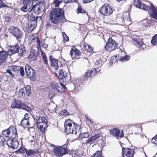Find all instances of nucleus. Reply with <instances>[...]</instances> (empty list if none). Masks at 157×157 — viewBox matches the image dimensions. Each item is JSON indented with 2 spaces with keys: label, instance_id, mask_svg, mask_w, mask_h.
<instances>
[{
  "label": "nucleus",
  "instance_id": "1",
  "mask_svg": "<svg viewBox=\"0 0 157 157\" xmlns=\"http://www.w3.org/2000/svg\"><path fill=\"white\" fill-rule=\"evenodd\" d=\"M63 1V0H54L52 3L55 8L51 11L49 17L51 22L54 24L58 25L62 24L64 22V20L65 19L64 10L58 8Z\"/></svg>",
  "mask_w": 157,
  "mask_h": 157
},
{
  "label": "nucleus",
  "instance_id": "2",
  "mask_svg": "<svg viewBox=\"0 0 157 157\" xmlns=\"http://www.w3.org/2000/svg\"><path fill=\"white\" fill-rule=\"evenodd\" d=\"M65 132L68 134L70 133L76 134L79 133L81 127L80 125L75 123L70 119L65 120L64 122Z\"/></svg>",
  "mask_w": 157,
  "mask_h": 157
},
{
  "label": "nucleus",
  "instance_id": "3",
  "mask_svg": "<svg viewBox=\"0 0 157 157\" xmlns=\"http://www.w3.org/2000/svg\"><path fill=\"white\" fill-rule=\"evenodd\" d=\"M69 143V141L67 140L66 144L62 146H56L53 144H51V146L54 147L53 152L55 155L57 156L62 157L64 155L68 154L69 150L67 147V144Z\"/></svg>",
  "mask_w": 157,
  "mask_h": 157
},
{
  "label": "nucleus",
  "instance_id": "4",
  "mask_svg": "<svg viewBox=\"0 0 157 157\" xmlns=\"http://www.w3.org/2000/svg\"><path fill=\"white\" fill-rule=\"evenodd\" d=\"M150 5H148L142 3L140 9L148 11L150 17L154 19H157V9L150 2H147Z\"/></svg>",
  "mask_w": 157,
  "mask_h": 157
},
{
  "label": "nucleus",
  "instance_id": "5",
  "mask_svg": "<svg viewBox=\"0 0 157 157\" xmlns=\"http://www.w3.org/2000/svg\"><path fill=\"white\" fill-rule=\"evenodd\" d=\"M36 40V47L37 49L41 53L43 63L46 67H49V65L48 63V59L45 52L42 51L41 48V46L40 45L41 42L39 40L38 37L37 36L36 37L33 38L32 40Z\"/></svg>",
  "mask_w": 157,
  "mask_h": 157
},
{
  "label": "nucleus",
  "instance_id": "6",
  "mask_svg": "<svg viewBox=\"0 0 157 157\" xmlns=\"http://www.w3.org/2000/svg\"><path fill=\"white\" fill-rule=\"evenodd\" d=\"M9 32L15 37L18 41L20 40L23 33L17 26L13 25L10 26L8 29Z\"/></svg>",
  "mask_w": 157,
  "mask_h": 157
},
{
  "label": "nucleus",
  "instance_id": "7",
  "mask_svg": "<svg viewBox=\"0 0 157 157\" xmlns=\"http://www.w3.org/2000/svg\"><path fill=\"white\" fill-rule=\"evenodd\" d=\"M98 12L103 16L109 17L113 13V11L109 4L105 3L99 8Z\"/></svg>",
  "mask_w": 157,
  "mask_h": 157
},
{
  "label": "nucleus",
  "instance_id": "8",
  "mask_svg": "<svg viewBox=\"0 0 157 157\" xmlns=\"http://www.w3.org/2000/svg\"><path fill=\"white\" fill-rule=\"evenodd\" d=\"M11 107L14 108L22 109L28 111L31 109V108L26 104L23 103L21 101L16 99H14L11 104Z\"/></svg>",
  "mask_w": 157,
  "mask_h": 157
},
{
  "label": "nucleus",
  "instance_id": "9",
  "mask_svg": "<svg viewBox=\"0 0 157 157\" xmlns=\"http://www.w3.org/2000/svg\"><path fill=\"white\" fill-rule=\"evenodd\" d=\"M118 45V44L115 40L111 37H109L106 43L105 48L106 50L111 52L116 49Z\"/></svg>",
  "mask_w": 157,
  "mask_h": 157
},
{
  "label": "nucleus",
  "instance_id": "10",
  "mask_svg": "<svg viewBox=\"0 0 157 157\" xmlns=\"http://www.w3.org/2000/svg\"><path fill=\"white\" fill-rule=\"evenodd\" d=\"M82 52L75 46H72L70 52V55L72 59H80Z\"/></svg>",
  "mask_w": 157,
  "mask_h": 157
},
{
  "label": "nucleus",
  "instance_id": "11",
  "mask_svg": "<svg viewBox=\"0 0 157 157\" xmlns=\"http://www.w3.org/2000/svg\"><path fill=\"white\" fill-rule=\"evenodd\" d=\"M122 157H133L135 154L134 149L130 147H122Z\"/></svg>",
  "mask_w": 157,
  "mask_h": 157
},
{
  "label": "nucleus",
  "instance_id": "12",
  "mask_svg": "<svg viewBox=\"0 0 157 157\" xmlns=\"http://www.w3.org/2000/svg\"><path fill=\"white\" fill-rule=\"evenodd\" d=\"M100 71V68L98 67L97 69L92 68L91 70H90L88 71L85 74L84 76L85 80H86L87 81L88 79H91L93 75L94 76L97 74H99Z\"/></svg>",
  "mask_w": 157,
  "mask_h": 157
},
{
  "label": "nucleus",
  "instance_id": "13",
  "mask_svg": "<svg viewBox=\"0 0 157 157\" xmlns=\"http://www.w3.org/2000/svg\"><path fill=\"white\" fill-rule=\"evenodd\" d=\"M25 70L27 75L30 79L34 80L36 76V72L31 66L29 64H26L25 66Z\"/></svg>",
  "mask_w": 157,
  "mask_h": 157
},
{
  "label": "nucleus",
  "instance_id": "14",
  "mask_svg": "<svg viewBox=\"0 0 157 157\" xmlns=\"http://www.w3.org/2000/svg\"><path fill=\"white\" fill-rule=\"evenodd\" d=\"M49 61L50 62V67L52 69L56 71L57 70L59 67L58 65L59 61L58 59H56L52 55L49 56Z\"/></svg>",
  "mask_w": 157,
  "mask_h": 157
},
{
  "label": "nucleus",
  "instance_id": "15",
  "mask_svg": "<svg viewBox=\"0 0 157 157\" xmlns=\"http://www.w3.org/2000/svg\"><path fill=\"white\" fill-rule=\"evenodd\" d=\"M44 5L42 3L36 4L33 6L30 11H32L33 10L34 13L36 14H39L42 13L44 10Z\"/></svg>",
  "mask_w": 157,
  "mask_h": 157
},
{
  "label": "nucleus",
  "instance_id": "16",
  "mask_svg": "<svg viewBox=\"0 0 157 157\" xmlns=\"http://www.w3.org/2000/svg\"><path fill=\"white\" fill-rule=\"evenodd\" d=\"M2 79L3 80V85L5 87L7 90L12 87L14 85V82L13 80L8 79L6 76H3L2 77Z\"/></svg>",
  "mask_w": 157,
  "mask_h": 157
},
{
  "label": "nucleus",
  "instance_id": "17",
  "mask_svg": "<svg viewBox=\"0 0 157 157\" xmlns=\"http://www.w3.org/2000/svg\"><path fill=\"white\" fill-rule=\"evenodd\" d=\"M110 134L115 137L118 138H122L124 136V134L123 131H121L120 132V130L117 128H115L109 130Z\"/></svg>",
  "mask_w": 157,
  "mask_h": 157
},
{
  "label": "nucleus",
  "instance_id": "18",
  "mask_svg": "<svg viewBox=\"0 0 157 157\" xmlns=\"http://www.w3.org/2000/svg\"><path fill=\"white\" fill-rule=\"evenodd\" d=\"M20 47L18 43H16L13 46H10V48L7 51V53L9 55L11 56L19 52Z\"/></svg>",
  "mask_w": 157,
  "mask_h": 157
},
{
  "label": "nucleus",
  "instance_id": "19",
  "mask_svg": "<svg viewBox=\"0 0 157 157\" xmlns=\"http://www.w3.org/2000/svg\"><path fill=\"white\" fill-rule=\"evenodd\" d=\"M59 78L63 82H67L69 80V75L63 69L59 70Z\"/></svg>",
  "mask_w": 157,
  "mask_h": 157
},
{
  "label": "nucleus",
  "instance_id": "20",
  "mask_svg": "<svg viewBox=\"0 0 157 157\" xmlns=\"http://www.w3.org/2000/svg\"><path fill=\"white\" fill-rule=\"evenodd\" d=\"M6 144L9 147L13 149L17 148L19 144L17 140L11 139V138H9L7 140Z\"/></svg>",
  "mask_w": 157,
  "mask_h": 157
},
{
  "label": "nucleus",
  "instance_id": "21",
  "mask_svg": "<svg viewBox=\"0 0 157 157\" xmlns=\"http://www.w3.org/2000/svg\"><path fill=\"white\" fill-rule=\"evenodd\" d=\"M33 3L32 0H28L26 4L24 3V5L21 8V10L24 12L29 11L32 7Z\"/></svg>",
  "mask_w": 157,
  "mask_h": 157
},
{
  "label": "nucleus",
  "instance_id": "22",
  "mask_svg": "<svg viewBox=\"0 0 157 157\" xmlns=\"http://www.w3.org/2000/svg\"><path fill=\"white\" fill-rule=\"evenodd\" d=\"M29 114L28 113L25 114L23 118L21 121V124L24 127H27L29 126Z\"/></svg>",
  "mask_w": 157,
  "mask_h": 157
},
{
  "label": "nucleus",
  "instance_id": "23",
  "mask_svg": "<svg viewBox=\"0 0 157 157\" xmlns=\"http://www.w3.org/2000/svg\"><path fill=\"white\" fill-rule=\"evenodd\" d=\"M8 55L9 54L7 52L6 53L4 50L0 51V65H2L5 62Z\"/></svg>",
  "mask_w": 157,
  "mask_h": 157
},
{
  "label": "nucleus",
  "instance_id": "24",
  "mask_svg": "<svg viewBox=\"0 0 157 157\" xmlns=\"http://www.w3.org/2000/svg\"><path fill=\"white\" fill-rule=\"evenodd\" d=\"M44 120H45L43 119L44 123L36 121V125L39 129H40V131L43 132L45 131V128H46L48 127L47 123H45Z\"/></svg>",
  "mask_w": 157,
  "mask_h": 157
},
{
  "label": "nucleus",
  "instance_id": "25",
  "mask_svg": "<svg viewBox=\"0 0 157 157\" xmlns=\"http://www.w3.org/2000/svg\"><path fill=\"white\" fill-rule=\"evenodd\" d=\"M38 57L37 52L34 50H31L30 54L28 56V59L31 62L36 60Z\"/></svg>",
  "mask_w": 157,
  "mask_h": 157
},
{
  "label": "nucleus",
  "instance_id": "26",
  "mask_svg": "<svg viewBox=\"0 0 157 157\" xmlns=\"http://www.w3.org/2000/svg\"><path fill=\"white\" fill-rule=\"evenodd\" d=\"M37 25V22L36 21H29L28 22L29 29L27 31L29 32H32L36 28Z\"/></svg>",
  "mask_w": 157,
  "mask_h": 157
},
{
  "label": "nucleus",
  "instance_id": "27",
  "mask_svg": "<svg viewBox=\"0 0 157 157\" xmlns=\"http://www.w3.org/2000/svg\"><path fill=\"white\" fill-rule=\"evenodd\" d=\"M26 153L28 156L36 155L40 153L39 150L36 149L34 150L31 149L26 150Z\"/></svg>",
  "mask_w": 157,
  "mask_h": 157
},
{
  "label": "nucleus",
  "instance_id": "28",
  "mask_svg": "<svg viewBox=\"0 0 157 157\" xmlns=\"http://www.w3.org/2000/svg\"><path fill=\"white\" fill-rule=\"evenodd\" d=\"M83 47L85 51L88 52L92 53L94 52L93 48L86 43L84 42V43Z\"/></svg>",
  "mask_w": 157,
  "mask_h": 157
},
{
  "label": "nucleus",
  "instance_id": "29",
  "mask_svg": "<svg viewBox=\"0 0 157 157\" xmlns=\"http://www.w3.org/2000/svg\"><path fill=\"white\" fill-rule=\"evenodd\" d=\"M133 44L137 47L140 48L142 46L143 42L140 41L138 38H133L132 39Z\"/></svg>",
  "mask_w": 157,
  "mask_h": 157
},
{
  "label": "nucleus",
  "instance_id": "30",
  "mask_svg": "<svg viewBox=\"0 0 157 157\" xmlns=\"http://www.w3.org/2000/svg\"><path fill=\"white\" fill-rule=\"evenodd\" d=\"M30 10L27 13L28 17L31 21H36L38 17H36L33 13L31 12Z\"/></svg>",
  "mask_w": 157,
  "mask_h": 157
},
{
  "label": "nucleus",
  "instance_id": "31",
  "mask_svg": "<svg viewBox=\"0 0 157 157\" xmlns=\"http://www.w3.org/2000/svg\"><path fill=\"white\" fill-rule=\"evenodd\" d=\"M92 157H105L103 155L102 149L101 151H97L92 156Z\"/></svg>",
  "mask_w": 157,
  "mask_h": 157
},
{
  "label": "nucleus",
  "instance_id": "32",
  "mask_svg": "<svg viewBox=\"0 0 157 157\" xmlns=\"http://www.w3.org/2000/svg\"><path fill=\"white\" fill-rule=\"evenodd\" d=\"M20 52H18L19 56L20 57L23 56L25 52L26 49L25 48L24 46H21L20 48Z\"/></svg>",
  "mask_w": 157,
  "mask_h": 157
},
{
  "label": "nucleus",
  "instance_id": "33",
  "mask_svg": "<svg viewBox=\"0 0 157 157\" xmlns=\"http://www.w3.org/2000/svg\"><path fill=\"white\" fill-rule=\"evenodd\" d=\"M10 133V131L8 129L2 131V134L3 137L9 138V135Z\"/></svg>",
  "mask_w": 157,
  "mask_h": 157
},
{
  "label": "nucleus",
  "instance_id": "34",
  "mask_svg": "<svg viewBox=\"0 0 157 157\" xmlns=\"http://www.w3.org/2000/svg\"><path fill=\"white\" fill-rule=\"evenodd\" d=\"M118 57L117 55L112 56L110 58L109 63L111 64L116 63L118 61Z\"/></svg>",
  "mask_w": 157,
  "mask_h": 157
},
{
  "label": "nucleus",
  "instance_id": "35",
  "mask_svg": "<svg viewBox=\"0 0 157 157\" xmlns=\"http://www.w3.org/2000/svg\"><path fill=\"white\" fill-rule=\"evenodd\" d=\"M50 86L52 89H55L57 90L59 92H60V90L58 89L59 87V86L58 85L57 83L55 82H52L50 84Z\"/></svg>",
  "mask_w": 157,
  "mask_h": 157
},
{
  "label": "nucleus",
  "instance_id": "36",
  "mask_svg": "<svg viewBox=\"0 0 157 157\" xmlns=\"http://www.w3.org/2000/svg\"><path fill=\"white\" fill-rule=\"evenodd\" d=\"M130 56L127 55L126 53L125 55H124V56H122V57H120L119 60L122 62H124L129 60L130 59Z\"/></svg>",
  "mask_w": 157,
  "mask_h": 157
},
{
  "label": "nucleus",
  "instance_id": "37",
  "mask_svg": "<svg viewBox=\"0 0 157 157\" xmlns=\"http://www.w3.org/2000/svg\"><path fill=\"white\" fill-rule=\"evenodd\" d=\"M89 136L88 132L81 133L80 132L79 136V138L81 139L88 138Z\"/></svg>",
  "mask_w": 157,
  "mask_h": 157
},
{
  "label": "nucleus",
  "instance_id": "38",
  "mask_svg": "<svg viewBox=\"0 0 157 157\" xmlns=\"http://www.w3.org/2000/svg\"><path fill=\"white\" fill-rule=\"evenodd\" d=\"M142 3L139 0H134V5L136 7L141 8Z\"/></svg>",
  "mask_w": 157,
  "mask_h": 157
},
{
  "label": "nucleus",
  "instance_id": "39",
  "mask_svg": "<svg viewBox=\"0 0 157 157\" xmlns=\"http://www.w3.org/2000/svg\"><path fill=\"white\" fill-rule=\"evenodd\" d=\"M36 121H39L41 123H44V121H42V120H43V119H44V120H44V121H45V123H46L48 124V121L46 119V118L45 117H43V116L41 117L38 116V117H36Z\"/></svg>",
  "mask_w": 157,
  "mask_h": 157
},
{
  "label": "nucleus",
  "instance_id": "40",
  "mask_svg": "<svg viewBox=\"0 0 157 157\" xmlns=\"http://www.w3.org/2000/svg\"><path fill=\"white\" fill-rule=\"evenodd\" d=\"M151 43L153 45L157 44V35L155 34L153 36L151 41Z\"/></svg>",
  "mask_w": 157,
  "mask_h": 157
},
{
  "label": "nucleus",
  "instance_id": "41",
  "mask_svg": "<svg viewBox=\"0 0 157 157\" xmlns=\"http://www.w3.org/2000/svg\"><path fill=\"white\" fill-rule=\"evenodd\" d=\"M26 93L27 96H30L31 94V87L29 85H27L25 88Z\"/></svg>",
  "mask_w": 157,
  "mask_h": 157
},
{
  "label": "nucleus",
  "instance_id": "42",
  "mask_svg": "<svg viewBox=\"0 0 157 157\" xmlns=\"http://www.w3.org/2000/svg\"><path fill=\"white\" fill-rule=\"evenodd\" d=\"M15 131V132L12 133L11 136H10L9 138H11V139L17 140L18 136L17 131L16 132Z\"/></svg>",
  "mask_w": 157,
  "mask_h": 157
},
{
  "label": "nucleus",
  "instance_id": "43",
  "mask_svg": "<svg viewBox=\"0 0 157 157\" xmlns=\"http://www.w3.org/2000/svg\"><path fill=\"white\" fill-rule=\"evenodd\" d=\"M77 12L78 13H86V11L82 10L81 6L80 5H78L77 9Z\"/></svg>",
  "mask_w": 157,
  "mask_h": 157
},
{
  "label": "nucleus",
  "instance_id": "44",
  "mask_svg": "<svg viewBox=\"0 0 157 157\" xmlns=\"http://www.w3.org/2000/svg\"><path fill=\"white\" fill-rule=\"evenodd\" d=\"M126 52L125 51H122L121 49H120L119 51L118 52V54H117V56L118 58L119 57H122L123 56H124V55H125Z\"/></svg>",
  "mask_w": 157,
  "mask_h": 157
},
{
  "label": "nucleus",
  "instance_id": "45",
  "mask_svg": "<svg viewBox=\"0 0 157 157\" xmlns=\"http://www.w3.org/2000/svg\"><path fill=\"white\" fill-rule=\"evenodd\" d=\"M26 150L27 149L23 147H21L16 151L19 153L23 154L26 152Z\"/></svg>",
  "mask_w": 157,
  "mask_h": 157
},
{
  "label": "nucleus",
  "instance_id": "46",
  "mask_svg": "<svg viewBox=\"0 0 157 157\" xmlns=\"http://www.w3.org/2000/svg\"><path fill=\"white\" fill-rule=\"evenodd\" d=\"M151 141L152 144L157 145V134L151 139Z\"/></svg>",
  "mask_w": 157,
  "mask_h": 157
},
{
  "label": "nucleus",
  "instance_id": "47",
  "mask_svg": "<svg viewBox=\"0 0 157 157\" xmlns=\"http://www.w3.org/2000/svg\"><path fill=\"white\" fill-rule=\"evenodd\" d=\"M6 139L4 138L3 136L0 135V144L1 146H4V142H5Z\"/></svg>",
  "mask_w": 157,
  "mask_h": 157
},
{
  "label": "nucleus",
  "instance_id": "48",
  "mask_svg": "<svg viewBox=\"0 0 157 157\" xmlns=\"http://www.w3.org/2000/svg\"><path fill=\"white\" fill-rule=\"evenodd\" d=\"M62 34L64 40L65 42L68 41L69 40V37L66 34V33L64 32H63L62 33Z\"/></svg>",
  "mask_w": 157,
  "mask_h": 157
},
{
  "label": "nucleus",
  "instance_id": "49",
  "mask_svg": "<svg viewBox=\"0 0 157 157\" xmlns=\"http://www.w3.org/2000/svg\"><path fill=\"white\" fill-rule=\"evenodd\" d=\"M9 130L10 131V132L13 133V132H15V131L16 132H17L16 128V126H13L12 125H11L8 128Z\"/></svg>",
  "mask_w": 157,
  "mask_h": 157
},
{
  "label": "nucleus",
  "instance_id": "50",
  "mask_svg": "<svg viewBox=\"0 0 157 157\" xmlns=\"http://www.w3.org/2000/svg\"><path fill=\"white\" fill-rule=\"evenodd\" d=\"M21 67L19 66H13L12 67V70L15 72L19 71L21 68Z\"/></svg>",
  "mask_w": 157,
  "mask_h": 157
},
{
  "label": "nucleus",
  "instance_id": "51",
  "mask_svg": "<svg viewBox=\"0 0 157 157\" xmlns=\"http://www.w3.org/2000/svg\"><path fill=\"white\" fill-rule=\"evenodd\" d=\"M6 72L7 73L9 74V76H10L11 78H15V76L12 73L11 70L10 69H7L6 70Z\"/></svg>",
  "mask_w": 157,
  "mask_h": 157
},
{
  "label": "nucleus",
  "instance_id": "52",
  "mask_svg": "<svg viewBox=\"0 0 157 157\" xmlns=\"http://www.w3.org/2000/svg\"><path fill=\"white\" fill-rule=\"evenodd\" d=\"M0 8L8 7V6L3 2V0H0Z\"/></svg>",
  "mask_w": 157,
  "mask_h": 157
},
{
  "label": "nucleus",
  "instance_id": "53",
  "mask_svg": "<svg viewBox=\"0 0 157 157\" xmlns=\"http://www.w3.org/2000/svg\"><path fill=\"white\" fill-rule=\"evenodd\" d=\"M20 72V74L21 75L22 77H23L25 75V72L24 71V68L22 66L21 67V68L19 70Z\"/></svg>",
  "mask_w": 157,
  "mask_h": 157
},
{
  "label": "nucleus",
  "instance_id": "54",
  "mask_svg": "<svg viewBox=\"0 0 157 157\" xmlns=\"http://www.w3.org/2000/svg\"><path fill=\"white\" fill-rule=\"evenodd\" d=\"M95 140H94L93 137V136H91L90 138L89 139L86 140V144H87L88 143H91L92 142L94 141Z\"/></svg>",
  "mask_w": 157,
  "mask_h": 157
},
{
  "label": "nucleus",
  "instance_id": "55",
  "mask_svg": "<svg viewBox=\"0 0 157 157\" xmlns=\"http://www.w3.org/2000/svg\"><path fill=\"white\" fill-rule=\"evenodd\" d=\"M95 140H94L93 137V136H91L90 138L89 139L86 140V144H87L88 143H91L92 142L94 141Z\"/></svg>",
  "mask_w": 157,
  "mask_h": 157
},
{
  "label": "nucleus",
  "instance_id": "56",
  "mask_svg": "<svg viewBox=\"0 0 157 157\" xmlns=\"http://www.w3.org/2000/svg\"><path fill=\"white\" fill-rule=\"evenodd\" d=\"M95 140H94L93 137V136H91L90 138L89 139L86 140V144H87L88 143H91L92 142L94 141Z\"/></svg>",
  "mask_w": 157,
  "mask_h": 157
},
{
  "label": "nucleus",
  "instance_id": "57",
  "mask_svg": "<svg viewBox=\"0 0 157 157\" xmlns=\"http://www.w3.org/2000/svg\"><path fill=\"white\" fill-rule=\"evenodd\" d=\"M55 93L53 90H51L50 91L49 96L51 98L53 97L55 95Z\"/></svg>",
  "mask_w": 157,
  "mask_h": 157
},
{
  "label": "nucleus",
  "instance_id": "58",
  "mask_svg": "<svg viewBox=\"0 0 157 157\" xmlns=\"http://www.w3.org/2000/svg\"><path fill=\"white\" fill-rule=\"evenodd\" d=\"M25 89L24 88L20 89L19 90V94L22 96L23 94H25Z\"/></svg>",
  "mask_w": 157,
  "mask_h": 157
},
{
  "label": "nucleus",
  "instance_id": "59",
  "mask_svg": "<svg viewBox=\"0 0 157 157\" xmlns=\"http://www.w3.org/2000/svg\"><path fill=\"white\" fill-rule=\"evenodd\" d=\"M100 136V135L98 134H95L93 136L94 140H95L98 139Z\"/></svg>",
  "mask_w": 157,
  "mask_h": 157
},
{
  "label": "nucleus",
  "instance_id": "60",
  "mask_svg": "<svg viewBox=\"0 0 157 157\" xmlns=\"http://www.w3.org/2000/svg\"><path fill=\"white\" fill-rule=\"evenodd\" d=\"M52 25L50 22H48L47 23L46 26L47 29L50 28L51 27Z\"/></svg>",
  "mask_w": 157,
  "mask_h": 157
},
{
  "label": "nucleus",
  "instance_id": "61",
  "mask_svg": "<svg viewBox=\"0 0 157 157\" xmlns=\"http://www.w3.org/2000/svg\"><path fill=\"white\" fill-rule=\"evenodd\" d=\"M42 47L44 48L45 49H46L48 48V44H46L44 41L43 43H42Z\"/></svg>",
  "mask_w": 157,
  "mask_h": 157
},
{
  "label": "nucleus",
  "instance_id": "62",
  "mask_svg": "<svg viewBox=\"0 0 157 157\" xmlns=\"http://www.w3.org/2000/svg\"><path fill=\"white\" fill-rule=\"evenodd\" d=\"M6 21L7 22H10L11 21L12 18L11 17L7 16L6 17Z\"/></svg>",
  "mask_w": 157,
  "mask_h": 157
},
{
  "label": "nucleus",
  "instance_id": "63",
  "mask_svg": "<svg viewBox=\"0 0 157 157\" xmlns=\"http://www.w3.org/2000/svg\"><path fill=\"white\" fill-rule=\"evenodd\" d=\"M62 114H63V115H65V116L67 115L68 113L67 110L66 109L63 110L62 111Z\"/></svg>",
  "mask_w": 157,
  "mask_h": 157
},
{
  "label": "nucleus",
  "instance_id": "64",
  "mask_svg": "<svg viewBox=\"0 0 157 157\" xmlns=\"http://www.w3.org/2000/svg\"><path fill=\"white\" fill-rule=\"evenodd\" d=\"M63 2L67 4L70 2H71L72 1V0H63Z\"/></svg>",
  "mask_w": 157,
  "mask_h": 157
}]
</instances>
